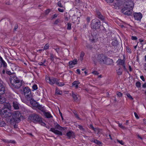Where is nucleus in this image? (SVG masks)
<instances>
[{
    "instance_id": "28",
    "label": "nucleus",
    "mask_w": 146,
    "mask_h": 146,
    "mask_svg": "<svg viewBox=\"0 0 146 146\" xmlns=\"http://www.w3.org/2000/svg\"><path fill=\"white\" fill-rule=\"evenodd\" d=\"M77 60L76 59H75L72 61H71L68 62V64H76L77 63Z\"/></svg>"
},
{
    "instance_id": "7",
    "label": "nucleus",
    "mask_w": 146,
    "mask_h": 146,
    "mask_svg": "<svg viewBox=\"0 0 146 146\" xmlns=\"http://www.w3.org/2000/svg\"><path fill=\"white\" fill-rule=\"evenodd\" d=\"M0 114L2 117H9L11 116V113L5 109L2 110L0 111Z\"/></svg>"
},
{
    "instance_id": "15",
    "label": "nucleus",
    "mask_w": 146,
    "mask_h": 146,
    "mask_svg": "<svg viewBox=\"0 0 146 146\" xmlns=\"http://www.w3.org/2000/svg\"><path fill=\"white\" fill-rule=\"evenodd\" d=\"M116 72L117 74L118 75H120L122 74L123 70L121 66H119V67L116 70Z\"/></svg>"
},
{
    "instance_id": "3",
    "label": "nucleus",
    "mask_w": 146,
    "mask_h": 146,
    "mask_svg": "<svg viewBox=\"0 0 146 146\" xmlns=\"http://www.w3.org/2000/svg\"><path fill=\"white\" fill-rule=\"evenodd\" d=\"M54 127L55 128H51L50 129V131L57 135H62V132L56 129H57L60 130H62L64 129V128L60 126L57 123L54 124Z\"/></svg>"
},
{
    "instance_id": "23",
    "label": "nucleus",
    "mask_w": 146,
    "mask_h": 146,
    "mask_svg": "<svg viewBox=\"0 0 146 146\" xmlns=\"http://www.w3.org/2000/svg\"><path fill=\"white\" fill-rule=\"evenodd\" d=\"M56 84L58 86L62 87L64 86L65 84L63 82H60L58 79V81H56Z\"/></svg>"
},
{
    "instance_id": "27",
    "label": "nucleus",
    "mask_w": 146,
    "mask_h": 146,
    "mask_svg": "<svg viewBox=\"0 0 146 146\" xmlns=\"http://www.w3.org/2000/svg\"><path fill=\"white\" fill-rule=\"evenodd\" d=\"M85 53L84 52H82L80 55L79 60L82 61L83 60V58L84 56Z\"/></svg>"
},
{
    "instance_id": "30",
    "label": "nucleus",
    "mask_w": 146,
    "mask_h": 146,
    "mask_svg": "<svg viewBox=\"0 0 146 146\" xmlns=\"http://www.w3.org/2000/svg\"><path fill=\"white\" fill-rule=\"evenodd\" d=\"M5 125V122L1 119L0 120V126L4 127Z\"/></svg>"
},
{
    "instance_id": "47",
    "label": "nucleus",
    "mask_w": 146,
    "mask_h": 146,
    "mask_svg": "<svg viewBox=\"0 0 146 146\" xmlns=\"http://www.w3.org/2000/svg\"><path fill=\"white\" fill-rule=\"evenodd\" d=\"M76 126H78V127L80 129L84 130V129L83 127L82 126L79 125H76Z\"/></svg>"
},
{
    "instance_id": "1",
    "label": "nucleus",
    "mask_w": 146,
    "mask_h": 146,
    "mask_svg": "<svg viewBox=\"0 0 146 146\" xmlns=\"http://www.w3.org/2000/svg\"><path fill=\"white\" fill-rule=\"evenodd\" d=\"M11 86L13 88H19L22 85L23 82L16 76H11L10 78Z\"/></svg>"
},
{
    "instance_id": "35",
    "label": "nucleus",
    "mask_w": 146,
    "mask_h": 146,
    "mask_svg": "<svg viewBox=\"0 0 146 146\" xmlns=\"http://www.w3.org/2000/svg\"><path fill=\"white\" fill-rule=\"evenodd\" d=\"M0 64H5V62L0 56Z\"/></svg>"
},
{
    "instance_id": "49",
    "label": "nucleus",
    "mask_w": 146,
    "mask_h": 146,
    "mask_svg": "<svg viewBox=\"0 0 146 146\" xmlns=\"http://www.w3.org/2000/svg\"><path fill=\"white\" fill-rule=\"evenodd\" d=\"M86 47L88 48L91 49L92 48V46L91 45L89 44H87L86 45Z\"/></svg>"
},
{
    "instance_id": "24",
    "label": "nucleus",
    "mask_w": 146,
    "mask_h": 146,
    "mask_svg": "<svg viewBox=\"0 0 146 146\" xmlns=\"http://www.w3.org/2000/svg\"><path fill=\"white\" fill-rule=\"evenodd\" d=\"M3 141L4 142L7 143H15V141L14 140H7L4 139V140H3Z\"/></svg>"
},
{
    "instance_id": "25",
    "label": "nucleus",
    "mask_w": 146,
    "mask_h": 146,
    "mask_svg": "<svg viewBox=\"0 0 146 146\" xmlns=\"http://www.w3.org/2000/svg\"><path fill=\"white\" fill-rule=\"evenodd\" d=\"M36 107L39 110H40L42 112H45V110L44 107H42V106L38 104V106H36Z\"/></svg>"
},
{
    "instance_id": "11",
    "label": "nucleus",
    "mask_w": 146,
    "mask_h": 146,
    "mask_svg": "<svg viewBox=\"0 0 146 146\" xmlns=\"http://www.w3.org/2000/svg\"><path fill=\"white\" fill-rule=\"evenodd\" d=\"M3 81L0 79V95L4 94L5 90L4 86L3 85Z\"/></svg>"
},
{
    "instance_id": "50",
    "label": "nucleus",
    "mask_w": 146,
    "mask_h": 146,
    "mask_svg": "<svg viewBox=\"0 0 146 146\" xmlns=\"http://www.w3.org/2000/svg\"><path fill=\"white\" fill-rule=\"evenodd\" d=\"M117 141L118 142H119V143H120V144H121L122 145H123L124 144L122 140L120 141L118 139H117Z\"/></svg>"
},
{
    "instance_id": "32",
    "label": "nucleus",
    "mask_w": 146,
    "mask_h": 146,
    "mask_svg": "<svg viewBox=\"0 0 146 146\" xmlns=\"http://www.w3.org/2000/svg\"><path fill=\"white\" fill-rule=\"evenodd\" d=\"M56 93L57 94L61 95L62 94V92L59 90L56 89Z\"/></svg>"
},
{
    "instance_id": "46",
    "label": "nucleus",
    "mask_w": 146,
    "mask_h": 146,
    "mask_svg": "<svg viewBox=\"0 0 146 146\" xmlns=\"http://www.w3.org/2000/svg\"><path fill=\"white\" fill-rule=\"evenodd\" d=\"M98 18L100 19V12L97 11L96 12Z\"/></svg>"
},
{
    "instance_id": "61",
    "label": "nucleus",
    "mask_w": 146,
    "mask_h": 146,
    "mask_svg": "<svg viewBox=\"0 0 146 146\" xmlns=\"http://www.w3.org/2000/svg\"><path fill=\"white\" fill-rule=\"evenodd\" d=\"M59 113H60V115L61 116V117L62 118V120H63L64 119V118H63V116H62V113L60 112V111H59Z\"/></svg>"
},
{
    "instance_id": "64",
    "label": "nucleus",
    "mask_w": 146,
    "mask_h": 146,
    "mask_svg": "<svg viewBox=\"0 0 146 146\" xmlns=\"http://www.w3.org/2000/svg\"><path fill=\"white\" fill-rule=\"evenodd\" d=\"M142 79V80L143 81H145V79L144 78V77L143 76H141L140 77Z\"/></svg>"
},
{
    "instance_id": "14",
    "label": "nucleus",
    "mask_w": 146,
    "mask_h": 146,
    "mask_svg": "<svg viewBox=\"0 0 146 146\" xmlns=\"http://www.w3.org/2000/svg\"><path fill=\"white\" fill-rule=\"evenodd\" d=\"M129 3H128V4H126L125 5L123 6V7H127V8H126V11H128L129 10V8H130V7H133V2H129Z\"/></svg>"
},
{
    "instance_id": "13",
    "label": "nucleus",
    "mask_w": 146,
    "mask_h": 146,
    "mask_svg": "<svg viewBox=\"0 0 146 146\" xmlns=\"http://www.w3.org/2000/svg\"><path fill=\"white\" fill-rule=\"evenodd\" d=\"M28 101H30L31 104L34 107H36L38 106V103L32 98V96L30 100H27Z\"/></svg>"
},
{
    "instance_id": "22",
    "label": "nucleus",
    "mask_w": 146,
    "mask_h": 146,
    "mask_svg": "<svg viewBox=\"0 0 146 146\" xmlns=\"http://www.w3.org/2000/svg\"><path fill=\"white\" fill-rule=\"evenodd\" d=\"M74 135L73 132L72 131H69L66 133L67 136L69 138L73 137Z\"/></svg>"
},
{
    "instance_id": "34",
    "label": "nucleus",
    "mask_w": 146,
    "mask_h": 146,
    "mask_svg": "<svg viewBox=\"0 0 146 146\" xmlns=\"http://www.w3.org/2000/svg\"><path fill=\"white\" fill-rule=\"evenodd\" d=\"M106 136L108 139L110 138L111 140H112L113 139V138L114 137L113 136H111L110 134L107 135H106Z\"/></svg>"
},
{
    "instance_id": "4",
    "label": "nucleus",
    "mask_w": 146,
    "mask_h": 146,
    "mask_svg": "<svg viewBox=\"0 0 146 146\" xmlns=\"http://www.w3.org/2000/svg\"><path fill=\"white\" fill-rule=\"evenodd\" d=\"M23 92L25 97L27 100L31 99L32 96L31 94V90L28 87H25L23 88Z\"/></svg>"
},
{
    "instance_id": "38",
    "label": "nucleus",
    "mask_w": 146,
    "mask_h": 146,
    "mask_svg": "<svg viewBox=\"0 0 146 146\" xmlns=\"http://www.w3.org/2000/svg\"><path fill=\"white\" fill-rule=\"evenodd\" d=\"M67 29L69 30H70L71 29V24L70 23H68Z\"/></svg>"
},
{
    "instance_id": "44",
    "label": "nucleus",
    "mask_w": 146,
    "mask_h": 146,
    "mask_svg": "<svg viewBox=\"0 0 146 146\" xmlns=\"http://www.w3.org/2000/svg\"><path fill=\"white\" fill-rule=\"evenodd\" d=\"M37 86L36 84L34 85L32 87V88L34 90H37Z\"/></svg>"
},
{
    "instance_id": "39",
    "label": "nucleus",
    "mask_w": 146,
    "mask_h": 146,
    "mask_svg": "<svg viewBox=\"0 0 146 146\" xmlns=\"http://www.w3.org/2000/svg\"><path fill=\"white\" fill-rule=\"evenodd\" d=\"M117 96L118 97L120 98L121 97H122V94L120 92H117Z\"/></svg>"
},
{
    "instance_id": "6",
    "label": "nucleus",
    "mask_w": 146,
    "mask_h": 146,
    "mask_svg": "<svg viewBox=\"0 0 146 146\" xmlns=\"http://www.w3.org/2000/svg\"><path fill=\"white\" fill-rule=\"evenodd\" d=\"M100 23L99 20H93L91 24V28L95 29H99L100 26Z\"/></svg>"
},
{
    "instance_id": "41",
    "label": "nucleus",
    "mask_w": 146,
    "mask_h": 146,
    "mask_svg": "<svg viewBox=\"0 0 146 146\" xmlns=\"http://www.w3.org/2000/svg\"><path fill=\"white\" fill-rule=\"evenodd\" d=\"M126 95L127 97L128 98L130 99L131 100H133V98L131 96L129 93H127L126 94Z\"/></svg>"
},
{
    "instance_id": "51",
    "label": "nucleus",
    "mask_w": 146,
    "mask_h": 146,
    "mask_svg": "<svg viewBox=\"0 0 146 146\" xmlns=\"http://www.w3.org/2000/svg\"><path fill=\"white\" fill-rule=\"evenodd\" d=\"M94 142L96 143H97V144H100V142L98 140H94L93 141Z\"/></svg>"
},
{
    "instance_id": "8",
    "label": "nucleus",
    "mask_w": 146,
    "mask_h": 146,
    "mask_svg": "<svg viewBox=\"0 0 146 146\" xmlns=\"http://www.w3.org/2000/svg\"><path fill=\"white\" fill-rule=\"evenodd\" d=\"M127 7H123L122 9V12L123 13L126 15L128 16H130L131 15H132V12H133V7H130L129 9V10L128 11H126V8H127Z\"/></svg>"
},
{
    "instance_id": "36",
    "label": "nucleus",
    "mask_w": 146,
    "mask_h": 146,
    "mask_svg": "<svg viewBox=\"0 0 146 146\" xmlns=\"http://www.w3.org/2000/svg\"><path fill=\"white\" fill-rule=\"evenodd\" d=\"M49 47V44H46L44 47V49H43V51L44 50H46Z\"/></svg>"
},
{
    "instance_id": "56",
    "label": "nucleus",
    "mask_w": 146,
    "mask_h": 146,
    "mask_svg": "<svg viewBox=\"0 0 146 146\" xmlns=\"http://www.w3.org/2000/svg\"><path fill=\"white\" fill-rule=\"evenodd\" d=\"M59 19H57L56 21H55L54 22V24L55 25H57L58 23L59 22Z\"/></svg>"
},
{
    "instance_id": "53",
    "label": "nucleus",
    "mask_w": 146,
    "mask_h": 146,
    "mask_svg": "<svg viewBox=\"0 0 146 146\" xmlns=\"http://www.w3.org/2000/svg\"><path fill=\"white\" fill-rule=\"evenodd\" d=\"M131 39L133 40H136L137 39V38L136 36H131Z\"/></svg>"
},
{
    "instance_id": "12",
    "label": "nucleus",
    "mask_w": 146,
    "mask_h": 146,
    "mask_svg": "<svg viewBox=\"0 0 146 146\" xmlns=\"http://www.w3.org/2000/svg\"><path fill=\"white\" fill-rule=\"evenodd\" d=\"M102 21V27L105 29H106V28H107L108 25L105 21L104 17L102 15H101V21Z\"/></svg>"
},
{
    "instance_id": "19",
    "label": "nucleus",
    "mask_w": 146,
    "mask_h": 146,
    "mask_svg": "<svg viewBox=\"0 0 146 146\" xmlns=\"http://www.w3.org/2000/svg\"><path fill=\"white\" fill-rule=\"evenodd\" d=\"M80 83L78 81H74L72 83V86L77 88L78 87V84Z\"/></svg>"
},
{
    "instance_id": "37",
    "label": "nucleus",
    "mask_w": 146,
    "mask_h": 146,
    "mask_svg": "<svg viewBox=\"0 0 146 146\" xmlns=\"http://www.w3.org/2000/svg\"><path fill=\"white\" fill-rule=\"evenodd\" d=\"M117 123L118 124V126L119 127L123 129H125V127L123 126L122 124L118 122Z\"/></svg>"
},
{
    "instance_id": "55",
    "label": "nucleus",
    "mask_w": 146,
    "mask_h": 146,
    "mask_svg": "<svg viewBox=\"0 0 146 146\" xmlns=\"http://www.w3.org/2000/svg\"><path fill=\"white\" fill-rule=\"evenodd\" d=\"M126 48L127 49V51L128 52H131V50L130 48L127 47H126Z\"/></svg>"
},
{
    "instance_id": "18",
    "label": "nucleus",
    "mask_w": 146,
    "mask_h": 146,
    "mask_svg": "<svg viewBox=\"0 0 146 146\" xmlns=\"http://www.w3.org/2000/svg\"><path fill=\"white\" fill-rule=\"evenodd\" d=\"M101 57H102V60L104 63H105L107 60H110V61L111 60V61L112 60L111 59L107 58L106 56L103 55H102V56L101 55Z\"/></svg>"
},
{
    "instance_id": "16",
    "label": "nucleus",
    "mask_w": 146,
    "mask_h": 146,
    "mask_svg": "<svg viewBox=\"0 0 146 146\" xmlns=\"http://www.w3.org/2000/svg\"><path fill=\"white\" fill-rule=\"evenodd\" d=\"M13 106L14 108L16 110H18L19 108L18 103L16 101H13Z\"/></svg>"
},
{
    "instance_id": "57",
    "label": "nucleus",
    "mask_w": 146,
    "mask_h": 146,
    "mask_svg": "<svg viewBox=\"0 0 146 146\" xmlns=\"http://www.w3.org/2000/svg\"><path fill=\"white\" fill-rule=\"evenodd\" d=\"M134 114L135 117H136V118L137 119H139V117L136 113L135 112H134Z\"/></svg>"
},
{
    "instance_id": "62",
    "label": "nucleus",
    "mask_w": 146,
    "mask_h": 146,
    "mask_svg": "<svg viewBox=\"0 0 146 146\" xmlns=\"http://www.w3.org/2000/svg\"><path fill=\"white\" fill-rule=\"evenodd\" d=\"M90 127L94 131L95 130L93 126L92 125H90Z\"/></svg>"
},
{
    "instance_id": "17",
    "label": "nucleus",
    "mask_w": 146,
    "mask_h": 146,
    "mask_svg": "<svg viewBox=\"0 0 146 146\" xmlns=\"http://www.w3.org/2000/svg\"><path fill=\"white\" fill-rule=\"evenodd\" d=\"M72 97L75 101L79 100L80 99L79 96L77 94H75L73 93Z\"/></svg>"
},
{
    "instance_id": "52",
    "label": "nucleus",
    "mask_w": 146,
    "mask_h": 146,
    "mask_svg": "<svg viewBox=\"0 0 146 146\" xmlns=\"http://www.w3.org/2000/svg\"><path fill=\"white\" fill-rule=\"evenodd\" d=\"M105 0L108 3H112L113 2L114 0Z\"/></svg>"
},
{
    "instance_id": "10",
    "label": "nucleus",
    "mask_w": 146,
    "mask_h": 146,
    "mask_svg": "<svg viewBox=\"0 0 146 146\" xmlns=\"http://www.w3.org/2000/svg\"><path fill=\"white\" fill-rule=\"evenodd\" d=\"M133 16L135 19L139 21H140L143 17L142 14L140 13H134Z\"/></svg>"
},
{
    "instance_id": "54",
    "label": "nucleus",
    "mask_w": 146,
    "mask_h": 146,
    "mask_svg": "<svg viewBox=\"0 0 146 146\" xmlns=\"http://www.w3.org/2000/svg\"><path fill=\"white\" fill-rule=\"evenodd\" d=\"M58 10L59 12H63L64 10V9H61L60 8H58Z\"/></svg>"
},
{
    "instance_id": "48",
    "label": "nucleus",
    "mask_w": 146,
    "mask_h": 146,
    "mask_svg": "<svg viewBox=\"0 0 146 146\" xmlns=\"http://www.w3.org/2000/svg\"><path fill=\"white\" fill-rule=\"evenodd\" d=\"M74 114L76 118L78 119H80V118L79 117L78 115L76 113V112H74Z\"/></svg>"
},
{
    "instance_id": "31",
    "label": "nucleus",
    "mask_w": 146,
    "mask_h": 146,
    "mask_svg": "<svg viewBox=\"0 0 146 146\" xmlns=\"http://www.w3.org/2000/svg\"><path fill=\"white\" fill-rule=\"evenodd\" d=\"M57 52V53H58L59 51V48L57 46H54L53 48Z\"/></svg>"
},
{
    "instance_id": "29",
    "label": "nucleus",
    "mask_w": 146,
    "mask_h": 146,
    "mask_svg": "<svg viewBox=\"0 0 146 146\" xmlns=\"http://www.w3.org/2000/svg\"><path fill=\"white\" fill-rule=\"evenodd\" d=\"M123 56V58H124V56ZM125 60V59H123V60L121 59H119L117 61V62L118 63H119V64H124Z\"/></svg>"
},
{
    "instance_id": "42",
    "label": "nucleus",
    "mask_w": 146,
    "mask_h": 146,
    "mask_svg": "<svg viewBox=\"0 0 146 146\" xmlns=\"http://www.w3.org/2000/svg\"><path fill=\"white\" fill-rule=\"evenodd\" d=\"M38 123L40 124L41 125L43 126H45L46 125L45 123L44 122H42V118L41 119V122H38Z\"/></svg>"
},
{
    "instance_id": "43",
    "label": "nucleus",
    "mask_w": 146,
    "mask_h": 146,
    "mask_svg": "<svg viewBox=\"0 0 146 146\" xmlns=\"http://www.w3.org/2000/svg\"><path fill=\"white\" fill-rule=\"evenodd\" d=\"M136 86L138 88H139L141 86V83L139 82H137L136 83Z\"/></svg>"
},
{
    "instance_id": "5",
    "label": "nucleus",
    "mask_w": 146,
    "mask_h": 146,
    "mask_svg": "<svg viewBox=\"0 0 146 146\" xmlns=\"http://www.w3.org/2000/svg\"><path fill=\"white\" fill-rule=\"evenodd\" d=\"M41 118L37 114H33L30 116L29 119L31 121L35 123H37L41 122Z\"/></svg>"
},
{
    "instance_id": "33",
    "label": "nucleus",
    "mask_w": 146,
    "mask_h": 146,
    "mask_svg": "<svg viewBox=\"0 0 146 146\" xmlns=\"http://www.w3.org/2000/svg\"><path fill=\"white\" fill-rule=\"evenodd\" d=\"M120 66H121L122 68H123L124 70L127 72V73H128V71L127 70V69L126 68V66H125V64H119Z\"/></svg>"
},
{
    "instance_id": "20",
    "label": "nucleus",
    "mask_w": 146,
    "mask_h": 146,
    "mask_svg": "<svg viewBox=\"0 0 146 146\" xmlns=\"http://www.w3.org/2000/svg\"><path fill=\"white\" fill-rule=\"evenodd\" d=\"M3 94L0 95V104H2L4 103L6 101L5 98L4 97L1 96Z\"/></svg>"
},
{
    "instance_id": "26",
    "label": "nucleus",
    "mask_w": 146,
    "mask_h": 146,
    "mask_svg": "<svg viewBox=\"0 0 146 146\" xmlns=\"http://www.w3.org/2000/svg\"><path fill=\"white\" fill-rule=\"evenodd\" d=\"M5 108L8 109L9 110H11V106L9 103H6L5 104Z\"/></svg>"
},
{
    "instance_id": "21",
    "label": "nucleus",
    "mask_w": 146,
    "mask_h": 146,
    "mask_svg": "<svg viewBox=\"0 0 146 146\" xmlns=\"http://www.w3.org/2000/svg\"><path fill=\"white\" fill-rule=\"evenodd\" d=\"M44 115L46 117L50 118L52 117L51 114L49 112H46V111L43 112Z\"/></svg>"
},
{
    "instance_id": "63",
    "label": "nucleus",
    "mask_w": 146,
    "mask_h": 146,
    "mask_svg": "<svg viewBox=\"0 0 146 146\" xmlns=\"http://www.w3.org/2000/svg\"><path fill=\"white\" fill-rule=\"evenodd\" d=\"M58 16V15L56 14H54L53 16V17H52V18L53 19H54L56 17H57V16Z\"/></svg>"
},
{
    "instance_id": "58",
    "label": "nucleus",
    "mask_w": 146,
    "mask_h": 146,
    "mask_svg": "<svg viewBox=\"0 0 146 146\" xmlns=\"http://www.w3.org/2000/svg\"><path fill=\"white\" fill-rule=\"evenodd\" d=\"M18 28V25L16 24L15 27H14V31H16V29Z\"/></svg>"
},
{
    "instance_id": "45",
    "label": "nucleus",
    "mask_w": 146,
    "mask_h": 146,
    "mask_svg": "<svg viewBox=\"0 0 146 146\" xmlns=\"http://www.w3.org/2000/svg\"><path fill=\"white\" fill-rule=\"evenodd\" d=\"M57 4H58V6L59 7H62V8H63V7L62 4L61 3L60 1H58V3Z\"/></svg>"
},
{
    "instance_id": "59",
    "label": "nucleus",
    "mask_w": 146,
    "mask_h": 146,
    "mask_svg": "<svg viewBox=\"0 0 146 146\" xmlns=\"http://www.w3.org/2000/svg\"><path fill=\"white\" fill-rule=\"evenodd\" d=\"M92 73L95 75H98L99 74V73L96 71H94L92 72Z\"/></svg>"
},
{
    "instance_id": "2",
    "label": "nucleus",
    "mask_w": 146,
    "mask_h": 146,
    "mask_svg": "<svg viewBox=\"0 0 146 146\" xmlns=\"http://www.w3.org/2000/svg\"><path fill=\"white\" fill-rule=\"evenodd\" d=\"M12 119L10 120L11 123L14 122H19L20 121V117L21 114L19 111H16L14 112L11 115Z\"/></svg>"
},
{
    "instance_id": "9",
    "label": "nucleus",
    "mask_w": 146,
    "mask_h": 146,
    "mask_svg": "<svg viewBox=\"0 0 146 146\" xmlns=\"http://www.w3.org/2000/svg\"><path fill=\"white\" fill-rule=\"evenodd\" d=\"M46 80L50 85H53L54 83L56 84V81H58V79L54 78H50L47 77L46 78Z\"/></svg>"
},
{
    "instance_id": "60",
    "label": "nucleus",
    "mask_w": 146,
    "mask_h": 146,
    "mask_svg": "<svg viewBox=\"0 0 146 146\" xmlns=\"http://www.w3.org/2000/svg\"><path fill=\"white\" fill-rule=\"evenodd\" d=\"M90 41L92 42H96V41H95V40L94 39V38H92V39H90Z\"/></svg>"
},
{
    "instance_id": "40",
    "label": "nucleus",
    "mask_w": 146,
    "mask_h": 146,
    "mask_svg": "<svg viewBox=\"0 0 146 146\" xmlns=\"http://www.w3.org/2000/svg\"><path fill=\"white\" fill-rule=\"evenodd\" d=\"M50 59L52 61H53L54 60V55L52 53L50 54Z\"/></svg>"
}]
</instances>
